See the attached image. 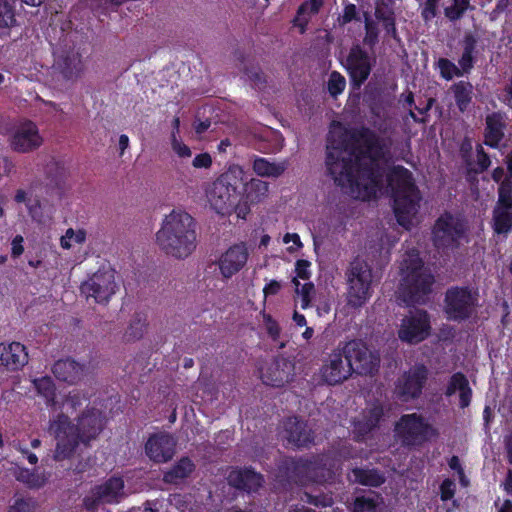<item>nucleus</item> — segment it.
<instances>
[{
	"label": "nucleus",
	"mask_w": 512,
	"mask_h": 512,
	"mask_svg": "<svg viewBox=\"0 0 512 512\" xmlns=\"http://www.w3.org/2000/svg\"><path fill=\"white\" fill-rule=\"evenodd\" d=\"M213 164V159L208 152L196 154L193 158L194 168H210Z\"/></svg>",
	"instance_id": "obj_62"
},
{
	"label": "nucleus",
	"mask_w": 512,
	"mask_h": 512,
	"mask_svg": "<svg viewBox=\"0 0 512 512\" xmlns=\"http://www.w3.org/2000/svg\"><path fill=\"white\" fill-rule=\"evenodd\" d=\"M159 248L177 259H186L197 247L196 221L188 212L172 210L156 233Z\"/></svg>",
	"instance_id": "obj_3"
},
{
	"label": "nucleus",
	"mask_w": 512,
	"mask_h": 512,
	"mask_svg": "<svg viewBox=\"0 0 512 512\" xmlns=\"http://www.w3.org/2000/svg\"><path fill=\"white\" fill-rule=\"evenodd\" d=\"M28 363L26 347L19 342L0 344V367L17 371Z\"/></svg>",
	"instance_id": "obj_27"
},
{
	"label": "nucleus",
	"mask_w": 512,
	"mask_h": 512,
	"mask_svg": "<svg viewBox=\"0 0 512 512\" xmlns=\"http://www.w3.org/2000/svg\"><path fill=\"white\" fill-rule=\"evenodd\" d=\"M477 38L472 34H467L463 39V51L472 56H476Z\"/></svg>",
	"instance_id": "obj_63"
},
{
	"label": "nucleus",
	"mask_w": 512,
	"mask_h": 512,
	"mask_svg": "<svg viewBox=\"0 0 512 512\" xmlns=\"http://www.w3.org/2000/svg\"><path fill=\"white\" fill-rule=\"evenodd\" d=\"M85 44L77 32L60 37L54 49V68L67 80L78 79L85 70Z\"/></svg>",
	"instance_id": "obj_8"
},
{
	"label": "nucleus",
	"mask_w": 512,
	"mask_h": 512,
	"mask_svg": "<svg viewBox=\"0 0 512 512\" xmlns=\"http://www.w3.org/2000/svg\"><path fill=\"white\" fill-rule=\"evenodd\" d=\"M505 163L507 174L504 177L503 181L498 186V188H502L505 191L512 192V149L509 153H507Z\"/></svg>",
	"instance_id": "obj_58"
},
{
	"label": "nucleus",
	"mask_w": 512,
	"mask_h": 512,
	"mask_svg": "<svg viewBox=\"0 0 512 512\" xmlns=\"http://www.w3.org/2000/svg\"><path fill=\"white\" fill-rule=\"evenodd\" d=\"M465 236V226L450 212L440 215L432 229V240L437 249H457Z\"/></svg>",
	"instance_id": "obj_12"
},
{
	"label": "nucleus",
	"mask_w": 512,
	"mask_h": 512,
	"mask_svg": "<svg viewBox=\"0 0 512 512\" xmlns=\"http://www.w3.org/2000/svg\"><path fill=\"white\" fill-rule=\"evenodd\" d=\"M71 238L78 244H82L86 240V232L83 229L74 231L72 228L66 230L65 235L60 239V245L64 249H70L72 247Z\"/></svg>",
	"instance_id": "obj_46"
},
{
	"label": "nucleus",
	"mask_w": 512,
	"mask_h": 512,
	"mask_svg": "<svg viewBox=\"0 0 512 512\" xmlns=\"http://www.w3.org/2000/svg\"><path fill=\"white\" fill-rule=\"evenodd\" d=\"M457 491V485L451 478H445L440 483V498L442 501H448L454 498Z\"/></svg>",
	"instance_id": "obj_54"
},
{
	"label": "nucleus",
	"mask_w": 512,
	"mask_h": 512,
	"mask_svg": "<svg viewBox=\"0 0 512 512\" xmlns=\"http://www.w3.org/2000/svg\"><path fill=\"white\" fill-rule=\"evenodd\" d=\"M469 9H473L470 0H450L449 6L444 7V15L448 21L457 22Z\"/></svg>",
	"instance_id": "obj_37"
},
{
	"label": "nucleus",
	"mask_w": 512,
	"mask_h": 512,
	"mask_svg": "<svg viewBox=\"0 0 512 512\" xmlns=\"http://www.w3.org/2000/svg\"><path fill=\"white\" fill-rule=\"evenodd\" d=\"M115 273L113 270L95 273L81 285V292L87 299L96 303H105L115 293Z\"/></svg>",
	"instance_id": "obj_18"
},
{
	"label": "nucleus",
	"mask_w": 512,
	"mask_h": 512,
	"mask_svg": "<svg viewBox=\"0 0 512 512\" xmlns=\"http://www.w3.org/2000/svg\"><path fill=\"white\" fill-rule=\"evenodd\" d=\"M51 371L59 381L74 385L83 379L86 367L71 358H66L56 361Z\"/></svg>",
	"instance_id": "obj_28"
},
{
	"label": "nucleus",
	"mask_w": 512,
	"mask_h": 512,
	"mask_svg": "<svg viewBox=\"0 0 512 512\" xmlns=\"http://www.w3.org/2000/svg\"><path fill=\"white\" fill-rule=\"evenodd\" d=\"M345 300L349 308L360 309L373 294V269L368 261L355 256L344 271Z\"/></svg>",
	"instance_id": "obj_6"
},
{
	"label": "nucleus",
	"mask_w": 512,
	"mask_h": 512,
	"mask_svg": "<svg viewBox=\"0 0 512 512\" xmlns=\"http://www.w3.org/2000/svg\"><path fill=\"white\" fill-rule=\"evenodd\" d=\"M384 417L385 409L382 402L375 401L367 406L352 422L353 439L357 442L367 440L373 431L379 429Z\"/></svg>",
	"instance_id": "obj_15"
},
{
	"label": "nucleus",
	"mask_w": 512,
	"mask_h": 512,
	"mask_svg": "<svg viewBox=\"0 0 512 512\" xmlns=\"http://www.w3.org/2000/svg\"><path fill=\"white\" fill-rule=\"evenodd\" d=\"M351 477L354 483L379 488L385 483L386 478L383 472L377 468H368V466H355L351 469Z\"/></svg>",
	"instance_id": "obj_30"
},
{
	"label": "nucleus",
	"mask_w": 512,
	"mask_h": 512,
	"mask_svg": "<svg viewBox=\"0 0 512 512\" xmlns=\"http://www.w3.org/2000/svg\"><path fill=\"white\" fill-rule=\"evenodd\" d=\"M301 500L305 501V503L313 505L314 507L321 508L331 507V505L334 503L331 494L328 493L312 494L305 492L301 497Z\"/></svg>",
	"instance_id": "obj_43"
},
{
	"label": "nucleus",
	"mask_w": 512,
	"mask_h": 512,
	"mask_svg": "<svg viewBox=\"0 0 512 512\" xmlns=\"http://www.w3.org/2000/svg\"><path fill=\"white\" fill-rule=\"evenodd\" d=\"M283 438L289 445L297 447H308L314 444L315 432L311 429L308 421L298 416L287 417L283 421Z\"/></svg>",
	"instance_id": "obj_20"
},
{
	"label": "nucleus",
	"mask_w": 512,
	"mask_h": 512,
	"mask_svg": "<svg viewBox=\"0 0 512 512\" xmlns=\"http://www.w3.org/2000/svg\"><path fill=\"white\" fill-rule=\"evenodd\" d=\"M103 428L101 412L90 408L78 417L77 425H73L69 417L59 414L50 424V432L57 440L54 459L62 461L71 457L80 442L88 444L95 439Z\"/></svg>",
	"instance_id": "obj_2"
},
{
	"label": "nucleus",
	"mask_w": 512,
	"mask_h": 512,
	"mask_svg": "<svg viewBox=\"0 0 512 512\" xmlns=\"http://www.w3.org/2000/svg\"><path fill=\"white\" fill-rule=\"evenodd\" d=\"M479 293L470 286H450L444 294V314L448 320H469L476 314Z\"/></svg>",
	"instance_id": "obj_9"
},
{
	"label": "nucleus",
	"mask_w": 512,
	"mask_h": 512,
	"mask_svg": "<svg viewBox=\"0 0 512 512\" xmlns=\"http://www.w3.org/2000/svg\"><path fill=\"white\" fill-rule=\"evenodd\" d=\"M310 262L309 260H305V259H298L296 261V264H295V273H296V278L298 280L299 279H302V280H309L310 276H311V272H310Z\"/></svg>",
	"instance_id": "obj_59"
},
{
	"label": "nucleus",
	"mask_w": 512,
	"mask_h": 512,
	"mask_svg": "<svg viewBox=\"0 0 512 512\" xmlns=\"http://www.w3.org/2000/svg\"><path fill=\"white\" fill-rule=\"evenodd\" d=\"M46 173L48 177H51V182L55 186H59L65 177L64 167L54 160H51L47 165Z\"/></svg>",
	"instance_id": "obj_48"
},
{
	"label": "nucleus",
	"mask_w": 512,
	"mask_h": 512,
	"mask_svg": "<svg viewBox=\"0 0 512 512\" xmlns=\"http://www.w3.org/2000/svg\"><path fill=\"white\" fill-rule=\"evenodd\" d=\"M365 36L363 38V42L365 45L369 47H374L379 41V30L376 26V23L369 20L367 17L365 20Z\"/></svg>",
	"instance_id": "obj_47"
},
{
	"label": "nucleus",
	"mask_w": 512,
	"mask_h": 512,
	"mask_svg": "<svg viewBox=\"0 0 512 512\" xmlns=\"http://www.w3.org/2000/svg\"><path fill=\"white\" fill-rule=\"evenodd\" d=\"M476 63V56H472L467 54V52L462 51L461 56L458 60V68L460 70V77L464 75H468L471 70L474 68Z\"/></svg>",
	"instance_id": "obj_55"
},
{
	"label": "nucleus",
	"mask_w": 512,
	"mask_h": 512,
	"mask_svg": "<svg viewBox=\"0 0 512 512\" xmlns=\"http://www.w3.org/2000/svg\"><path fill=\"white\" fill-rule=\"evenodd\" d=\"M507 115L503 112H492L486 115L483 131V144L486 147L498 149L506 137Z\"/></svg>",
	"instance_id": "obj_26"
},
{
	"label": "nucleus",
	"mask_w": 512,
	"mask_h": 512,
	"mask_svg": "<svg viewBox=\"0 0 512 512\" xmlns=\"http://www.w3.org/2000/svg\"><path fill=\"white\" fill-rule=\"evenodd\" d=\"M346 361L351 366V376L355 372L360 376H372L379 369V354L371 352L361 339H352L344 343Z\"/></svg>",
	"instance_id": "obj_11"
},
{
	"label": "nucleus",
	"mask_w": 512,
	"mask_h": 512,
	"mask_svg": "<svg viewBox=\"0 0 512 512\" xmlns=\"http://www.w3.org/2000/svg\"><path fill=\"white\" fill-rule=\"evenodd\" d=\"M293 284L295 285L296 292L300 293L301 295V308L306 309L309 307L311 299L310 294L314 289L313 283H305L303 285L300 284L299 280L297 278H294L292 280ZM301 285V288L299 289V286Z\"/></svg>",
	"instance_id": "obj_49"
},
{
	"label": "nucleus",
	"mask_w": 512,
	"mask_h": 512,
	"mask_svg": "<svg viewBox=\"0 0 512 512\" xmlns=\"http://www.w3.org/2000/svg\"><path fill=\"white\" fill-rule=\"evenodd\" d=\"M357 14V8L354 3H348V5L344 6V12L342 14V21L344 23L352 22L355 19Z\"/></svg>",
	"instance_id": "obj_64"
},
{
	"label": "nucleus",
	"mask_w": 512,
	"mask_h": 512,
	"mask_svg": "<svg viewBox=\"0 0 512 512\" xmlns=\"http://www.w3.org/2000/svg\"><path fill=\"white\" fill-rule=\"evenodd\" d=\"M434 275L418 254L410 255L402 265L400 294L407 306L426 304L433 291Z\"/></svg>",
	"instance_id": "obj_5"
},
{
	"label": "nucleus",
	"mask_w": 512,
	"mask_h": 512,
	"mask_svg": "<svg viewBox=\"0 0 512 512\" xmlns=\"http://www.w3.org/2000/svg\"><path fill=\"white\" fill-rule=\"evenodd\" d=\"M394 432L402 446L416 447L426 444L438 432L429 424L426 417L418 412L404 414L395 422Z\"/></svg>",
	"instance_id": "obj_10"
},
{
	"label": "nucleus",
	"mask_w": 512,
	"mask_h": 512,
	"mask_svg": "<svg viewBox=\"0 0 512 512\" xmlns=\"http://www.w3.org/2000/svg\"><path fill=\"white\" fill-rule=\"evenodd\" d=\"M34 388L37 393L43 396L47 402H53L55 398V384L49 376L36 378L33 381Z\"/></svg>",
	"instance_id": "obj_40"
},
{
	"label": "nucleus",
	"mask_w": 512,
	"mask_h": 512,
	"mask_svg": "<svg viewBox=\"0 0 512 512\" xmlns=\"http://www.w3.org/2000/svg\"><path fill=\"white\" fill-rule=\"evenodd\" d=\"M395 13L392 8L391 0H381L376 3L374 16L380 22H385L387 18L391 17Z\"/></svg>",
	"instance_id": "obj_51"
},
{
	"label": "nucleus",
	"mask_w": 512,
	"mask_h": 512,
	"mask_svg": "<svg viewBox=\"0 0 512 512\" xmlns=\"http://www.w3.org/2000/svg\"><path fill=\"white\" fill-rule=\"evenodd\" d=\"M251 204L252 203L245 198V193H241L236 205L232 207V211L236 212L239 218L246 219L248 213L251 211Z\"/></svg>",
	"instance_id": "obj_57"
},
{
	"label": "nucleus",
	"mask_w": 512,
	"mask_h": 512,
	"mask_svg": "<svg viewBox=\"0 0 512 512\" xmlns=\"http://www.w3.org/2000/svg\"><path fill=\"white\" fill-rule=\"evenodd\" d=\"M385 149L384 140L365 125L330 132L325 148L326 174L336 186L363 201L377 197L386 176L396 220L399 225L408 227L420 207L422 193L410 169L397 164L385 172L379 163Z\"/></svg>",
	"instance_id": "obj_1"
},
{
	"label": "nucleus",
	"mask_w": 512,
	"mask_h": 512,
	"mask_svg": "<svg viewBox=\"0 0 512 512\" xmlns=\"http://www.w3.org/2000/svg\"><path fill=\"white\" fill-rule=\"evenodd\" d=\"M171 147L174 153L178 155L180 158H189L191 157V149L186 146L185 143L180 140L179 137H176L175 133H171Z\"/></svg>",
	"instance_id": "obj_56"
},
{
	"label": "nucleus",
	"mask_w": 512,
	"mask_h": 512,
	"mask_svg": "<svg viewBox=\"0 0 512 512\" xmlns=\"http://www.w3.org/2000/svg\"><path fill=\"white\" fill-rule=\"evenodd\" d=\"M253 169L261 177H278L284 170L279 164L269 162L263 157L254 158Z\"/></svg>",
	"instance_id": "obj_38"
},
{
	"label": "nucleus",
	"mask_w": 512,
	"mask_h": 512,
	"mask_svg": "<svg viewBox=\"0 0 512 512\" xmlns=\"http://www.w3.org/2000/svg\"><path fill=\"white\" fill-rule=\"evenodd\" d=\"M492 228L498 235H508L512 231V192L499 187L492 211Z\"/></svg>",
	"instance_id": "obj_23"
},
{
	"label": "nucleus",
	"mask_w": 512,
	"mask_h": 512,
	"mask_svg": "<svg viewBox=\"0 0 512 512\" xmlns=\"http://www.w3.org/2000/svg\"><path fill=\"white\" fill-rule=\"evenodd\" d=\"M243 193L251 204L261 201L268 192V184L258 178H248L246 172L243 175Z\"/></svg>",
	"instance_id": "obj_34"
},
{
	"label": "nucleus",
	"mask_w": 512,
	"mask_h": 512,
	"mask_svg": "<svg viewBox=\"0 0 512 512\" xmlns=\"http://www.w3.org/2000/svg\"><path fill=\"white\" fill-rule=\"evenodd\" d=\"M324 4V0H308L302 2L297 8V14L294 18V26L299 27L301 33H304L309 21L310 16L317 14Z\"/></svg>",
	"instance_id": "obj_33"
},
{
	"label": "nucleus",
	"mask_w": 512,
	"mask_h": 512,
	"mask_svg": "<svg viewBox=\"0 0 512 512\" xmlns=\"http://www.w3.org/2000/svg\"><path fill=\"white\" fill-rule=\"evenodd\" d=\"M345 69L348 71L352 86L360 89L368 80L372 70L368 52L360 45L352 46L346 58Z\"/></svg>",
	"instance_id": "obj_19"
},
{
	"label": "nucleus",
	"mask_w": 512,
	"mask_h": 512,
	"mask_svg": "<svg viewBox=\"0 0 512 512\" xmlns=\"http://www.w3.org/2000/svg\"><path fill=\"white\" fill-rule=\"evenodd\" d=\"M431 329V319L427 310L415 309L402 319L398 337L402 342L418 344L429 338Z\"/></svg>",
	"instance_id": "obj_14"
},
{
	"label": "nucleus",
	"mask_w": 512,
	"mask_h": 512,
	"mask_svg": "<svg viewBox=\"0 0 512 512\" xmlns=\"http://www.w3.org/2000/svg\"><path fill=\"white\" fill-rule=\"evenodd\" d=\"M320 376L330 386L345 382L351 376V366L346 361L345 343H340L328 357V360L320 368Z\"/></svg>",
	"instance_id": "obj_16"
},
{
	"label": "nucleus",
	"mask_w": 512,
	"mask_h": 512,
	"mask_svg": "<svg viewBox=\"0 0 512 512\" xmlns=\"http://www.w3.org/2000/svg\"><path fill=\"white\" fill-rule=\"evenodd\" d=\"M34 503L31 500L17 499L13 505L10 506L8 512H33Z\"/></svg>",
	"instance_id": "obj_61"
},
{
	"label": "nucleus",
	"mask_w": 512,
	"mask_h": 512,
	"mask_svg": "<svg viewBox=\"0 0 512 512\" xmlns=\"http://www.w3.org/2000/svg\"><path fill=\"white\" fill-rule=\"evenodd\" d=\"M456 391L460 392V407H468L472 401V390L469 381L463 372H455L449 378L448 386L445 389L444 395L451 397L455 395Z\"/></svg>",
	"instance_id": "obj_29"
},
{
	"label": "nucleus",
	"mask_w": 512,
	"mask_h": 512,
	"mask_svg": "<svg viewBox=\"0 0 512 512\" xmlns=\"http://www.w3.org/2000/svg\"><path fill=\"white\" fill-rule=\"evenodd\" d=\"M435 68L439 70L440 77L446 81L453 80L454 76L460 77V70L453 61L447 59V57H440L435 62Z\"/></svg>",
	"instance_id": "obj_41"
},
{
	"label": "nucleus",
	"mask_w": 512,
	"mask_h": 512,
	"mask_svg": "<svg viewBox=\"0 0 512 512\" xmlns=\"http://www.w3.org/2000/svg\"><path fill=\"white\" fill-rule=\"evenodd\" d=\"M244 189V168L232 164L212 183L209 201L221 215L233 212Z\"/></svg>",
	"instance_id": "obj_7"
},
{
	"label": "nucleus",
	"mask_w": 512,
	"mask_h": 512,
	"mask_svg": "<svg viewBox=\"0 0 512 512\" xmlns=\"http://www.w3.org/2000/svg\"><path fill=\"white\" fill-rule=\"evenodd\" d=\"M124 481L112 477L102 485L95 486L85 496L83 505L88 511H95L101 504L117 502L124 496Z\"/></svg>",
	"instance_id": "obj_17"
},
{
	"label": "nucleus",
	"mask_w": 512,
	"mask_h": 512,
	"mask_svg": "<svg viewBox=\"0 0 512 512\" xmlns=\"http://www.w3.org/2000/svg\"><path fill=\"white\" fill-rule=\"evenodd\" d=\"M9 142L13 151L30 153L37 150L43 144V138L36 124L27 121L15 128Z\"/></svg>",
	"instance_id": "obj_21"
},
{
	"label": "nucleus",
	"mask_w": 512,
	"mask_h": 512,
	"mask_svg": "<svg viewBox=\"0 0 512 512\" xmlns=\"http://www.w3.org/2000/svg\"><path fill=\"white\" fill-rule=\"evenodd\" d=\"M82 400H86L84 396L78 392H71L65 400V407L67 411H76L82 405Z\"/></svg>",
	"instance_id": "obj_60"
},
{
	"label": "nucleus",
	"mask_w": 512,
	"mask_h": 512,
	"mask_svg": "<svg viewBox=\"0 0 512 512\" xmlns=\"http://www.w3.org/2000/svg\"><path fill=\"white\" fill-rule=\"evenodd\" d=\"M147 330V313L136 312L130 323V339H140Z\"/></svg>",
	"instance_id": "obj_42"
},
{
	"label": "nucleus",
	"mask_w": 512,
	"mask_h": 512,
	"mask_svg": "<svg viewBox=\"0 0 512 512\" xmlns=\"http://www.w3.org/2000/svg\"><path fill=\"white\" fill-rule=\"evenodd\" d=\"M227 480L232 488L248 494L258 491L264 481L262 474L255 472L251 466L232 469Z\"/></svg>",
	"instance_id": "obj_25"
},
{
	"label": "nucleus",
	"mask_w": 512,
	"mask_h": 512,
	"mask_svg": "<svg viewBox=\"0 0 512 512\" xmlns=\"http://www.w3.org/2000/svg\"><path fill=\"white\" fill-rule=\"evenodd\" d=\"M17 26L15 8L11 0H0V28L10 29Z\"/></svg>",
	"instance_id": "obj_39"
},
{
	"label": "nucleus",
	"mask_w": 512,
	"mask_h": 512,
	"mask_svg": "<svg viewBox=\"0 0 512 512\" xmlns=\"http://www.w3.org/2000/svg\"><path fill=\"white\" fill-rule=\"evenodd\" d=\"M176 441L168 432L150 435L145 443V452L154 463H168L175 454Z\"/></svg>",
	"instance_id": "obj_22"
},
{
	"label": "nucleus",
	"mask_w": 512,
	"mask_h": 512,
	"mask_svg": "<svg viewBox=\"0 0 512 512\" xmlns=\"http://www.w3.org/2000/svg\"><path fill=\"white\" fill-rule=\"evenodd\" d=\"M196 465L189 456H182L169 470L163 474V480L168 484H179L194 473Z\"/></svg>",
	"instance_id": "obj_31"
},
{
	"label": "nucleus",
	"mask_w": 512,
	"mask_h": 512,
	"mask_svg": "<svg viewBox=\"0 0 512 512\" xmlns=\"http://www.w3.org/2000/svg\"><path fill=\"white\" fill-rule=\"evenodd\" d=\"M473 85L468 80H459L451 85V92L461 113H465L472 104Z\"/></svg>",
	"instance_id": "obj_32"
},
{
	"label": "nucleus",
	"mask_w": 512,
	"mask_h": 512,
	"mask_svg": "<svg viewBox=\"0 0 512 512\" xmlns=\"http://www.w3.org/2000/svg\"><path fill=\"white\" fill-rule=\"evenodd\" d=\"M16 479L29 488H40L45 485L48 480V475L45 472H34L26 468L17 467L14 470Z\"/></svg>",
	"instance_id": "obj_36"
},
{
	"label": "nucleus",
	"mask_w": 512,
	"mask_h": 512,
	"mask_svg": "<svg viewBox=\"0 0 512 512\" xmlns=\"http://www.w3.org/2000/svg\"><path fill=\"white\" fill-rule=\"evenodd\" d=\"M476 157H477V166L475 169V173H483L491 164V158L488 153H486L483 144H476L475 147Z\"/></svg>",
	"instance_id": "obj_52"
},
{
	"label": "nucleus",
	"mask_w": 512,
	"mask_h": 512,
	"mask_svg": "<svg viewBox=\"0 0 512 512\" xmlns=\"http://www.w3.org/2000/svg\"><path fill=\"white\" fill-rule=\"evenodd\" d=\"M335 467V460L328 454L288 456L279 465V469L297 484L332 483Z\"/></svg>",
	"instance_id": "obj_4"
},
{
	"label": "nucleus",
	"mask_w": 512,
	"mask_h": 512,
	"mask_svg": "<svg viewBox=\"0 0 512 512\" xmlns=\"http://www.w3.org/2000/svg\"><path fill=\"white\" fill-rule=\"evenodd\" d=\"M346 86L345 76L338 71H332L328 79V92L330 95L336 97L344 91Z\"/></svg>",
	"instance_id": "obj_45"
},
{
	"label": "nucleus",
	"mask_w": 512,
	"mask_h": 512,
	"mask_svg": "<svg viewBox=\"0 0 512 512\" xmlns=\"http://www.w3.org/2000/svg\"><path fill=\"white\" fill-rule=\"evenodd\" d=\"M421 7V17L425 23L432 21L438 15V6L440 0H423Z\"/></svg>",
	"instance_id": "obj_50"
},
{
	"label": "nucleus",
	"mask_w": 512,
	"mask_h": 512,
	"mask_svg": "<svg viewBox=\"0 0 512 512\" xmlns=\"http://www.w3.org/2000/svg\"><path fill=\"white\" fill-rule=\"evenodd\" d=\"M263 322L266 327V332L268 336L273 340H278L281 334V328L279 327V324L277 320H275L271 314L262 313Z\"/></svg>",
	"instance_id": "obj_53"
},
{
	"label": "nucleus",
	"mask_w": 512,
	"mask_h": 512,
	"mask_svg": "<svg viewBox=\"0 0 512 512\" xmlns=\"http://www.w3.org/2000/svg\"><path fill=\"white\" fill-rule=\"evenodd\" d=\"M261 379L267 386L283 387L290 381L291 375L281 369L279 361H274L270 363L265 372H262Z\"/></svg>",
	"instance_id": "obj_35"
},
{
	"label": "nucleus",
	"mask_w": 512,
	"mask_h": 512,
	"mask_svg": "<svg viewBox=\"0 0 512 512\" xmlns=\"http://www.w3.org/2000/svg\"><path fill=\"white\" fill-rule=\"evenodd\" d=\"M248 255L247 246L244 242L230 246L218 261L221 275L229 279V277L237 274L247 264Z\"/></svg>",
	"instance_id": "obj_24"
},
{
	"label": "nucleus",
	"mask_w": 512,
	"mask_h": 512,
	"mask_svg": "<svg viewBox=\"0 0 512 512\" xmlns=\"http://www.w3.org/2000/svg\"><path fill=\"white\" fill-rule=\"evenodd\" d=\"M379 503L375 498L360 495L353 503L352 512H378Z\"/></svg>",
	"instance_id": "obj_44"
},
{
	"label": "nucleus",
	"mask_w": 512,
	"mask_h": 512,
	"mask_svg": "<svg viewBox=\"0 0 512 512\" xmlns=\"http://www.w3.org/2000/svg\"><path fill=\"white\" fill-rule=\"evenodd\" d=\"M429 378V370L423 363L414 364L408 371L403 372L395 383V392L398 398L408 402L422 396Z\"/></svg>",
	"instance_id": "obj_13"
}]
</instances>
